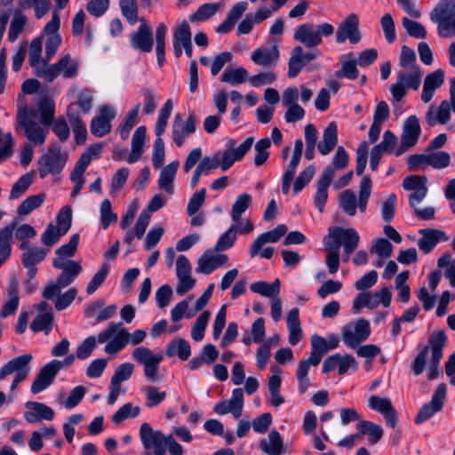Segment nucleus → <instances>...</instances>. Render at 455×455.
<instances>
[{
  "label": "nucleus",
  "instance_id": "nucleus-51",
  "mask_svg": "<svg viewBox=\"0 0 455 455\" xmlns=\"http://www.w3.org/2000/svg\"><path fill=\"white\" fill-rule=\"evenodd\" d=\"M47 250L43 248H30L22 254V264L25 267L35 266L41 262L47 254Z\"/></svg>",
  "mask_w": 455,
  "mask_h": 455
},
{
  "label": "nucleus",
  "instance_id": "nucleus-19",
  "mask_svg": "<svg viewBox=\"0 0 455 455\" xmlns=\"http://www.w3.org/2000/svg\"><path fill=\"white\" fill-rule=\"evenodd\" d=\"M358 26V16L355 13L349 14L338 28L336 33L337 42L342 43L348 39L352 44L358 43L361 39Z\"/></svg>",
  "mask_w": 455,
  "mask_h": 455
},
{
  "label": "nucleus",
  "instance_id": "nucleus-21",
  "mask_svg": "<svg viewBox=\"0 0 455 455\" xmlns=\"http://www.w3.org/2000/svg\"><path fill=\"white\" fill-rule=\"evenodd\" d=\"M141 24L137 31L131 35L132 45L135 49H140L143 52L152 51L154 40L151 28L147 24L144 18L140 20Z\"/></svg>",
  "mask_w": 455,
  "mask_h": 455
},
{
  "label": "nucleus",
  "instance_id": "nucleus-61",
  "mask_svg": "<svg viewBox=\"0 0 455 455\" xmlns=\"http://www.w3.org/2000/svg\"><path fill=\"white\" fill-rule=\"evenodd\" d=\"M145 395L148 407H156L166 398V392L160 391L157 387L148 386L145 387Z\"/></svg>",
  "mask_w": 455,
  "mask_h": 455
},
{
  "label": "nucleus",
  "instance_id": "nucleus-56",
  "mask_svg": "<svg viewBox=\"0 0 455 455\" xmlns=\"http://www.w3.org/2000/svg\"><path fill=\"white\" fill-rule=\"evenodd\" d=\"M140 107V104H138L132 109H131L125 116L124 123L121 124L119 132L123 140L128 139L131 130L135 125Z\"/></svg>",
  "mask_w": 455,
  "mask_h": 455
},
{
  "label": "nucleus",
  "instance_id": "nucleus-30",
  "mask_svg": "<svg viewBox=\"0 0 455 455\" xmlns=\"http://www.w3.org/2000/svg\"><path fill=\"white\" fill-rule=\"evenodd\" d=\"M251 59L255 64L268 68L276 64L279 59V51L276 45L271 48L260 47L251 53Z\"/></svg>",
  "mask_w": 455,
  "mask_h": 455
},
{
  "label": "nucleus",
  "instance_id": "nucleus-48",
  "mask_svg": "<svg viewBox=\"0 0 455 455\" xmlns=\"http://www.w3.org/2000/svg\"><path fill=\"white\" fill-rule=\"evenodd\" d=\"M251 197L249 194H241L232 205L231 217L234 222H239L242 214L250 207Z\"/></svg>",
  "mask_w": 455,
  "mask_h": 455
},
{
  "label": "nucleus",
  "instance_id": "nucleus-62",
  "mask_svg": "<svg viewBox=\"0 0 455 455\" xmlns=\"http://www.w3.org/2000/svg\"><path fill=\"white\" fill-rule=\"evenodd\" d=\"M451 156L445 151L431 152L427 154V164L435 169H443L449 166Z\"/></svg>",
  "mask_w": 455,
  "mask_h": 455
},
{
  "label": "nucleus",
  "instance_id": "nucleus-2",
  "mask_svg": "<svg viewBox=\"0 0 455 455\" xmlns=\"http://www.w3.org/2000/svg\"><path fill=\"white\" fill-rule=\"evenodd\" d=\"M36 111L23 108L18 111L16 116L15 131L23 132L26 138L35 145H43L45 141L47 126L43 127L36 122Z\"/></svg>",
  "mask_w": 455,
  "mask_h": 455
},
{
  "label": "nucleus",
  "instance_id": "nucleus-37",
  "mask_svg": "<svg viewBox=\"0 0 455 455\" xmlns=\"http://www.w3.org/2000/svg\"><path fill=\"white\" fill-rule=\"evenodd\" d=\"M67 116L68 121L72 126L74 134L76 136L77 143L83 144L85 141L87 130L85 124L83 123L78 112L75 108V105L71 104L68 106L67 110Z\"/></svg>",
  "mask_w": 455,
  "mask_h": 455
},
{
  "label": "nucleus",
  "instance_id": "nucleus-49",
  "mask_svg": "<svg viewBox=\"0 0 455 455\" xmlns=\"http://www.w3.org/2000/svg\"><path fill=\"white\" fill-rule=\"evenodd\" d=\"M220 6L221 4L218 3L204 4L189 16V20L192 22L208 20L219 11Z\"/></svg>",
  "mask_w": 455,
  "mask_h": 455
},
{
  "label": "nucleus",
  "instance_id": "nucleus-23",
  "mask_svg": "<svg viewBox=\"0 0 455 455\" xmlns=\"http://www.w3.org/2000/svg\"><path fill=\"white\" fill-rule=\"evenodd\" d=\"M42 47V37H36L31 41L28 50V63L34 68L36 76L41 78L44 71H46L49 62L47 58L42 59L41 57Z\"/></svg>",
  "mask_w": 455,
  "mask_h": 455
},
{
  "label": "nucleus",
  "instance_id": "nucleus-9",
  "mask_svg": "<svg viewBox=\"0 0 455 455\" xmlns=\"http://www.w3.org/2000/svg\"><path fill=\"white\" fill-rule=\"evenodd\" d=\"M334 28L329 23L319 25L316 28L311 24L300 25L294 34V38L307 47H315L322 43V35H332Z\"/></svg>",
  "mask_w": 455,
  "mask_h": 455
},
{
  "label": "nucleus",
  "instance_id": "nucleus-53",
  "mask_svg": "<svg viewBox=\"0 0 455 455\" xmlns=\"http://www.w3.org/2000/svg\"><path fill=\"white\" fill-rule=\"evenodd\" d=\"M236 226L232 225L223 235H220L215 244L214 251L216 252H220L232 247L236 239Z\"/></svg>",
  "mask_w": 455,
  "mask_h": 455
},
{
  "label": "nucleus",
  "instance_id": "nucleus-57",
  "mask_svg": "<svg viewBox=\"0 0 455 455\" xmlns=\"http://www.w3.org/2000/svg\"><path fill=\"white\" fill-rule=\"evenodd\" d=\"M122 14L131 25H134L138 20V5L136 0H120Z\"/></svg>",
  "mask_w": 455,
  "mask_h": 455
},
{
  "label": "nucleus",
  "instance_id": "nucleus-16",
  "mask_svg": "<svg viewBox=\"0 0 455 455\" xmlns=\"http://www.w3.org/2000/svg\"><path fill=\"white\" fill-rule=\"evenodd\" d=\"M196 129V117L194 112L189 113L186 122L181 116L177 114L172 123V140L178 147H180L187 136L191 135Z\"/></svg>",
  "mask_w": 455,
  "mask_h": 455
},
{
  "label": "nucleus",
  "instance_id": "nucleus-31",
  "mask_svg": "<svg viewBox=\"0 0 455 455\" xmlns=\"http://www.w3.org/2000/svg\"><path fill=\"white\" fill-rule=\"evenodd\" d=\"M420 134L421 128L418 117L416 116H409L403 124L401 140L404 144L413 147L418 142Z\"/></svg>",
  "mask_w": 455,
  "mask_h": 455
},
{
  "label": "nucleus",
  "instance_id": "nucleus-42",
  "mask_svg": "<svg viewBox=\"0 0 455 455\" xmlns=\"http://www.w3.org/2000/svg\"><path fill=\"white\" fill-rule=\"evenodd\" d=\"M28 24L27 16L22 12L16 10L11 20L8 39L10 42H15L19 36L24 31Z\"/></svg>",
  "mask_w": 455,
  "mask_h": 455
},
{
  "label": "nucleus",
  "instance_id": "nucleus-18",
  "mask_svg": "<svg viewBox=\"0 0 455 455\" xmlns=\"http://www.w3.org/2000/svg\"><path fill=\"white\" fill-rule=\"evenodd\" d=\"M116 117L113 107L103 106L99 114L92 120L91 132L96 137H103L111 131V121Z\"/></svg>",
  "mask_w": 455,
  "mask_h": 455
},
{
  "label": "nucleus",
  "instance_id": "nucleus-29",
  "mask_svg": "<svg viewBox=\"0 0 455 455\" xmlns=\"http://www.w3.org/2000/svg\"><path fill=\"white\" fill-rule=\"evenodd\" d=\"M287 232V227L283 224L278 225L274 229L261 234L251 244L250 253L254 257L259 253L262 246L267 243H275Z\"/></svg>",
  "mask_w": 455,
  "mask_h": 455
},
{
  "label": "nucleus",
  "instance_id": "nucleus-47",
  "mask_svg": "<svg viewBox=\"0 0 455 455\" xmlns=\"http://www.w3.org/2000/svg\"><path fill=\"white\" fill-rule=\"evenodd\" d=\"M248 76L249 74L244 68H236L225 70L220 80L231 85H237L243 84L247 79L249 80Z\"/></svg>",
  "mask_w": 455,
  "mask_h": 455
},
{
  "label": "nucleus",
  "instance_id": "nucleus-22",
  "mask_svg": "<svg viewBox=\"0 0 455 455\" xmlns=\"http://www.w3.org/2000/svg\"><path fill=\"white\" fill-rule=\"evenodd\" d=\"M369 406L371 410H374L383 415L387 425L391 427H395L396 426L397 413L388 398L371 395L369 398Z\"/></svg>",
  "mask_w": 455,
  "mask_h": 455
},
{
  "label": "nucleus",
  "instance_id": "nucleus-55",
  "mask_svg": "<svg viewBox=\"0 0 455 455\" xmlns=\"http://www.w3.org/2000/svg\"><path fill=\"white\" fill-rule=\"evenodd\" d=\"M54 103L49 98H44L39 102V112L42 124L49 126L54 118Z\"/></svg>",
  "mask_w": 455,
  "mask_h": 455
},
{
  "label": "nucleus",
  "instance_id": "nucleus-6",
  "mask_svg": "<svg viewBox=\"0 0 455 455\" xmlns=\"http://www.w3.org/2000/svg\"><path fill=\"white\" fill-rule=\"evenodd\" d=\"M422 77L420 67L412 69H404L397 74V81L390 86V92L396 101H400L405 95L406 91L418 90Z\"/></svg>",
  "mask_w": 455,
  "mask_h": 455
},
{
  "label": "nucleus",
  "instance_id": "nucleus-58",
  "mask_svg": "<svg viewBox=\"0 0 455 455\" xmlns=\"http://www.w3.org/2000/svg\"><path fill=\"white\" fill-rule=\"evenodd\" d=\"M270 145L271 141L268 138L261 139L255 144V165L260 166L267 162L269 156L267 149L269 148Z\"/></svg>",
  "mask_w": 455,
  "mask_h": 455
},
{
  "label": "nucleus",
  "instance_id": "nucleus-36",
  "mask_svg": "<svg viewBox=\"0 0 455 455\" xmlns=\"http://www.w3.org/2000/svg\"><path fill=\"white\" fill-rule=\"evenodd\" d=\"M259 446L268 455H282L283 452V439L276 430H272L268 434L267 439L260 440Z\"/></svg>",
  "mask_w": 455,
  "mask_h": 455
},
{
  "label": "nucleus",
  "instance_id": "nucleus-43",
  "mask_svg": "<svg viewBox=\"0 0 455 455\" xmlns=\"http://www.w3.org/2000/svg\"><path fill=\"white\" fill-rule=\"evenodd\" d=\"M446 334L444 331H434L428 338L429 350H431V358L442 359L443 349L446 344Z\"/></svg>",
  "mask_w": 455,
  "mask_h": 455
},
{
  "label": "nucleus",
  "instance_id": "nucleus-44",
  "mask_svg": "<svg viewBox=\"0 0 455 455\" xmlns=\"http://www.w3.org/2000/svg\"><path fill=\"white\" fill-rule=\"evenodd\" d=\"M250 288L251 291L273 299V298L278 297L280 291V281L279 279H276L272 283L259 281L251 283Z\"/></svg>",
  "mask_w": 455,
  "mask_h": 455
},
{
  "label": "nucleus",
  "instance_id": "nucleus-39",
  "mask_svg": "<svg viewBox=\"0 0 455 455\" xmlns=\"http://www.w3.org/2000/svg\"><path fill=\"white\" fill-rule=\"evenodd\" d=\"M356 427L359 431L360 437L367 435L369 436V443L371 444L377 443L383 436V429L382 427L371 421L368 420H360Z\"/></svg>",
  "mask_w": 455,
  "mask_h": 455
},
{
  "label": "nucleus",
  "instance_id": "nucleus-1",
  "mask_svg": "<svg viewBox=\"0 0 455 455\" xmlns=\"http://www.w3.org/2000/svg\"><path fill=\"white\" fill-rule=\"evenodd\" d=\"M311 346L312 350L309 357L300 361L297 368L296 376L300 393H305L310 386V381L307 378L309 368L318 365L323 356L329 351L327 340L318 335L312 336Z\"/></svg>",
  "mask_w": 455,
  "mask_h": 455
},
{
  "label": "nucleus",
  "instance_id": "nucleus-38",
  "mask_svg": "<svg viewBox=\"0 0 455 455\" xmlns=\"http://www.w3.org/2000/svg\"><path fill=\"white\" fill-rule=\"evenodd\" d=\"M146 132L147 129L143 125L135 130L132 139V151L127 158L129 164L135 163L141 156L146 139Z\"/></svg>",
  "mask_w": 455,
  "mask_h": 455
},
{
  "label": "nucleus",
  "instance_id": "nucleus-25",
  "mask_svg": "<svg viewBox=\"0 0 455 455\" xmlns=\"http://www.w3.org/2000/svg\"><path fill=\"white\" fill-rule=\"evenodd\" d=\"M421 237L418 241V246L420 251L427 254L441 241H447L449 238L446 234L436 228H424L419 231Z\"/></svg>",
  "mask_w": 455,
  "mask_h": 455
},
{
  "label": "nucleus",
  "instance_id": "nucleus-40",
  "mask_svg": "<svg viewBox=\"0 0 455 455\" xmlns=\"http://www.w3.org/2000/svg\"><path fill=\"white\" fill-rule=\"evenodd\" d=\"M14 228V224H9L0 229V266L11 254V242L12 239Z\"/></svg>",
  "mask_w": 455,
  "mask_h": 455
},
{
  "label": "nucleus",
  "instance_id": "nucleus-20",
  "mask_svg": "<svg viewBox=\"0 0 455 455\" xmlns=\"http://www.w3.org/2000/svg\"><path fill=\"white\" fill-rule=\"evenodd\" d=\"M228 257L226 254L213 253L206 250L198 259L196 271L204 275H209L220 267L227 264Z\"/></svg>",
  "mask_w": 455,
  "mask_h": 455
},
{
  "label": "nucleus",
  "instance_id": "nucleus-4",
  "mask_svg": "<svg viewBox=\"0 0 455 455\" xmlns=\"http://www.w3.org/2000/svg\"><path fill=\"white\" fill-rule=\"evenodd\" d=\"M113 339L105 346V352L116 354L130 342V333L122 328V323H110L108 328L98 334V341L104 343L110 338Z\"/></svg>",
  "mask_w": 455,
  "mask_h": 455
},
{
  "label": "nucleus",
  "instance_id": "nucleus-14",
  "mask_svg": "<svg viewBox=\"0 0 455 455\" xmlns=\"http://www.w3.org/2000/svg\"><path fill=\"white\" fill-rule=\"evenodd\" d=\"M243 408V392L242 388H235L230 399L216 403L213 411L218 415L231 413L235 419L242 416Z\"/></svg>",
  "mask_w": 455,
  "mask_h": 455
},
{
  "label": "nucleus",
  "instance_id": "nucleus-34",
  "mask_svg": "<svg viewBox=\"0 0 455 455\" xmlns=\"http://www.w3.org/2000/svg\"><path fill=\"white\" fill-rule=\"evenodd\" d=\"M179 165V161H173L163 168L158 180L159 189L165 191L169 195L173 194V180L175 179Z\"/></svg>",
  "mask_w": 455,
  "mask_h": 455
},
{
  "label": "nucleus",
  "instance_id": "nucleus-17",
  "mask_svg": "<svg viewBox=\"0 0 455 455\" xmlns=\"http://www.w3.org/2000/svg\"><path fill=\"white\" fill-rule=\"evenodd\" d=\"M31 360L32 355L30 354H24L10 360L0 369V380L12 373L14 376L27 378L30 371Z\"/></svg>",
  "mask_w": 455,
  "mask_h": 455
},
{
  "label": "nucleus",
  "instance_id": "nucleus-11",
  "mask_svg": "<svg viewBox=\"0 0 455 455\" xmlns=\"http://www.w3.org/2000/svg\"><path fill=\"white\" fill-rule=\"evenodd\" d=\"M78 61L73 60L70 54L61 57L57 63L48 65L46 71L42 74L45 82L53 81L59 75L62 74L64 78H71L76 76L78 71Z\"/></svg>",
  "mask_w": 455,
  "mask_h": 455
},
{
  "label": "nucleus",
  "instance_id": "nucleus-45",
  "mask_svg": "<svg viewBox=\"0 0 455 455\" xmlns=\"http://www.w3.org/2000/svg\"><path fill=\"white\" fill-rule=\"evenodd\" d=\"M324 251H326L325 264L330 274H335L338 272L340 262V256L336 246H332L331 243H328L325 239L323 240Z\"/></svg>",
  "mask_w": 455,
  "mask_h": 455
},
{
  "label": "nucleus",
  "instance_id": "nucleus-59",
  "mask_svg": "<svg viewBox=\"0 0 455 455\" xmlns=\"http://www.w3.org/2000/svg\"><path fill=\"white\" fill-rule=\"evenodd\" d=\"M100 223L104 229H107L111 223L117 220V215L113 212L111 203L108 199H104L100 204Z\"/></svg>",
  "mask_w": 455,
  "mask_h": 455
},
{
  "label": "nucleus",
  "instance_id": "nucleus-64",
  "mask_svg": "<svg viewBox=\"0 0 455 455\" xmlns=\"http://www.w3.org/2000/svg\"><path fill=\"white\" fill-rule=\"evenodd\" d=\"M379 305V301L374 299L373 295L369 292L359 293L353 302V309L358 312L361 308L367 307L369 308H375Z\"/></svg>",
  "mask_w": 455,
  "mask_h": 455
},
{
  "label": "nucleus",
  "instance_id": "nucleus-50",
  "mask_svg": "<svg viewBox=\"0 0 455 455\" xmlns=\"http://www.w3.org/2000/svg\"><path fill=\"white\" fill-rule=\"evenodd\" d=\"M44 198L45 195L44 193L28 196L19 205L18 214L21 216L29 214L43 204Z\"/></svg>",
  "mask_w": 455,
  "mask_h": 455
},
{
  "label": "nucleus",
  "instance_id": "nucleus-41",
  "mask_svg": "<svg viewBox=\"0 0 455 455\" xmlns=\"http://www.w3.org/2000/svg\"><path fill=\"white\" fill-rule=\"evenodd\" d=\"M191 353L189 343L181 338L174 339L166 347V355L169 357L177 355L180 360H187Z\"/></svg>",
  "mask_w": 455,
  "mask_h": 455
},
{
  "label": "nucleus",
  "instance_id": "nucleus-5",
  "mask_svg": "<svg viewBox=\"0 0 455 455\" xmlns=\"http://www.w3.org/2000/svg\"><path fill=\"white\" fill-rule=\"evenodd\" d=\"M323 239L331 243L332 246H336L339 251L342 246L344 252H353L359 244L360 236L354 228L331 227L328 229V235Z\"/></svg>",
  "mask_w": 455,
  "mask_h": 455
},
{
  "label": "nucleus",
  "instance_id": "nucleus-10",
  "mask_svg": "<svg viewBox=\"0 0 455 455\" xmlns=\"http://www.w3.org/2000/svg\"><path fill=\"white\" fill-rule=\"evenodd\" d=\"M140 437L144 448L148 451V455H164L166 453V440L161 431L154 430L145 422L140 426Z\"/></svg>",
  "mask_w": 455,
  "mask_h": 455
},
{
  "label": "nucleus",
  "instance_id": "nucleus-33",
  "mask_svg": "<svg viewBox=\"0 0 455 455\" xmlns=\"http://www.w3.org/2000/svg\"><path fill=\"white\" fill-rule=\"evenodd\" d=\"M190 43H192L190 27L184 20L176 28L173 33V52L175 57L180 58L182 54V48Z\"/></svg>",
  "mask_w": 455,
  "mask_h": 455
},
{
  "label": "nucleus",
  "instance_id": "nucleus-15",
  "mask_svg": "<svg viewBox=\"0 0 455 455\" xmlns=\"http://www.w3.org/2000/svg\"><path fill=\"white\" fill-rule=\"evenodd\" d=\"M446 390L447 387L445 384L441 383L437 386L431 401L425 404L419 411L415 419V422L417 424L426 421L443 408L446 396Z\"/></svg>",
  "mask_w": 455,
  "mask_h": 455
},
{
  "label": "nucleus",
  "instance_id": "nucleus-32",
  "mask_svg": "<svg viewBox=\"0 0 455 455\" xmlns=\"http://www.w3.org/2000/svg\"><path fill=\"white\" fill-rule=\"evenodd\" d=\"M451 118L450 103L443 100L437 108L430 106L426 114V122L429 126L437 124H445Z\"/></svg>",
  "mask_w": 455,
  "mask_h": 455
},
{
  "label": "nucleus",
  "instance_id": "nucleus-26",
  "mask_svg": "<svg viewBox=\"0 0 455 455\" xmlns=\"http://www.w3.org/2000/svg\"><path fill=\"white\" fill-rule=\"evenodd\" d=\"M58 372V369L52 361L46 363L41 368L36 379L33 381L31 385V392L37 394L44 390L53 382Z\"/></svg>",
  "mask_w": 455,
  "mask_h": 455
},
{
  "label": "nucleus",
  "instance_id": "nucleus-24",
  "mask_svg": "<svg viewBox=\"0 0 455 455\" xmlns=\"http://www.w3.org/2000/svg\"><path fill=\"white\" fill-rule=\"evenodd\" d=\"M316 58V54L313 52H304L301 46H295L291 51L289 60L288 76L296 77L303 67Z\"/></svg>",
  "mask_w": 455,
  "mask_h": 455
},
{
  "label": "nucleus",
  "instance_id": "nucleus-60",
  "mask_svg": "<svg viewBox=\"0 0 455 455\" xmlns=\"http://www.w3.org/2000/svg\"><path fill=\"white\" fill-rule=\"evenodd\" d=\"M211 313L209 311H204L196 319L192 328V338L195 341H201L204 338V333L210 319Z\"/></svg>",
  "mask_w": 455,
  "mask_h": 455
},
{
  "label": "nucleus",
  "instance_id": "nucleus-54",
  "mask_svg": "<svg viewBox=\"0 0 455 455\" xmlns=\"http://www.w3.org/2000/svg\"><path fill=\"white\" fill-rule=\"evenodd\" d=\"M339 206L348 215L354 216L356 212V197L355 193L347 189L339 195Z\"/></svg>",
  "mask_w": 455,
  "mask_h": 455
},
{
  "label": "nucleus",
  "instance_id": "nucleus-8",
  "mask_svg": "<svg viewBox=\"0 0 455 455\" xmlns=\"http://www.w3.org/2000/svg\"><path fill=\"white\" fill-rule=\"evenodd\" d=\"M132 358L141 364L144 368V375L150 381H156L159 379L158 371L161 362L164 359L163 353L155 354L147 347H136L132 354Z\"/></svg>",
  "mask_w": 455,
  "mask_h": 455
},
{
  "label": "nucleus",
  "instance_id": "nucleus-12",
  "mask_svg": "<svg viewBox=\"0 0 455 455\" xmlns=\"http://www.w3.org/2000/svg\"><path fill=\"white\" fill-rule=\"evenodd\" d=\"M55 268L62 270L61 274L57 277L59 284L68 287L82 272V267L79 262L72 259H65L56 257L52 260Z\"/></svg>",
  "mask_w": 455,
  "mask_h": 455
},
{
  "label": "nucleus",
  "instance_id": "nucleus-27",
  "mask_svg": "<svg viewBox=\"0 0 455 455\" xmlns=\"http://www.w3.org/2000/svg\"><path fill=\"white\" fill-rule=\"evenodd\" d=\"M26 406L29 411L25 412L24 417L29 423H37L44 419L52 420L54 418L53 410L44 403L28 402Z\"/></svg>",
  "mask_w": 455,
  "mask_h": 455
},
{
  "label": "nucleus",
  "instance_id": "nucleus-7",
  "mask_svg": "<svg viewBox=\"0 0 455 455\" xmlns=\"http://www.w3.org/2000/svg\"><path fill=\"white\" fill-rule=\"evenodd\" d=\"M68 156L62 153L60 147L52 145L38 160V173L41 178L49 174H58L64 168Z\"/></svg>",
  "mask_w": 455,
  "mask_h": 455
},
{
  "label": "nucleus",
  "instance_id": "nucleus-3",
  "mask_svg": "<svg viewBox=\"0 0 455 455\" xmlns=\"http://www.w3.org/2000/svg\"><path fill=\"white\" fill-rule=\"evenodd\" d=\"M430 19L437 24L439 36H444V32L455 34V0L440 1L431 12Z\"/></svg>",
  "mask_w": 455,
  "mask_h": 455
},
{
  "label": "nucleus",
  "instance_id": "nucleus-46",
  "mask_svg": "<svg viewBox=\"0 0 455 455\" xmlns=\"http://www.w3.org/2000/svg\"><path fill=\"white\" fill-rule=\"evenodd\" d=\"M54 323L53 313L37 314L30 324L33 331H44L46 335L52 331Z\"/></svg>",
  "mask_w": 455,
  "mask_h": 455
},
{
  "label": "nucleus",
  "instance_id": "nucleus-35",
  "mask_svg": "<svg viewBox=\"0 0 455 455\" xmlns=\"http://www.w3.org/2000/svg\"><path fill=\"white\" fill-rule=\"evenodd\" d=\"M338 143V128L335 122H331L324 129L323 140L318 143V151L326 156L331 153Z\"/></svg>",
  "mask_w": 455,
  "mask_h": 455
},
{
  "label": "nucleus",
  "instance_id": "nucleus-28",
  "mask_svg": "<svg viewBox=\"0 0 455 455\" xmlns=\"http://www.w3.org/2000/svg\"><path fill=\"white\" fill-rule=\"evenodd\" d=\"M444 82V72L442 69L429 73L426 76L423 84V91L421 93V100L423 102H429L434 95L435 90L440 88Z\"/></svg>",
  "mask_w": 455,
  "mask_h": 455
},
{
  "label": "nucleus",
  "instance_id": "nucleus-63",
  "mask_svg": "<svg viewBox=\"0 0 455 455\" xmlns=\"http://www.w3.org/2000/svg\"><path fill=\"white\" fill-rule=\"evenodd\" d=\"M402 24L406 32L413 37L423 39L427 36L426 28L422 24L418 21L410 20L409 18H403Z\"/></svg>",
  "mask_w": 455,
  "mask_h": 455
},
{
  "label": "nucleus",
  "instance_id": "nucleus-13",
  "mask_svg": "<svg viewBox=\"0 0 455 455\" xmlns=\"http://www.w3.org/2000/svg\"><path fill=\"white\" fill-rule=\"evenodd\" d=\"M253 138H247L235 149H226L216 153L219 158L220 167L223 172L228 170L236 161L241 160L243 156L251 149L253 144Z\"/></svg>",
  "mask_w": 455,
  "mask_h": 455
},
{
  "label": "nucleus",
  "instance_id": "nucleus-52",
  "mask_svg": "<svg viewBox=\"0 0 455 455\" xmlns=\"http://www.w3.org/2000/svg\"><path fill=\"white\" fill-rule=\"evenodd\" d=\"M33 177V172H28L22 175L12 186L10 192V199H17L24 194L32 184Z\"/></svg>",
  "mask_w": 455,
  "mask_h": 455
}]
</instances>
